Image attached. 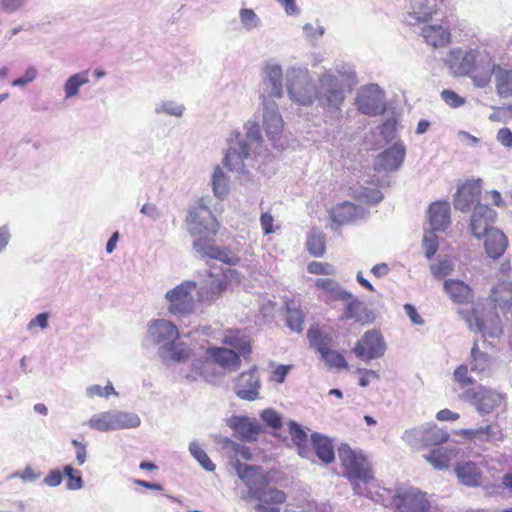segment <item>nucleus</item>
<instances>
[{"label":"nucleus","instance_id":"obj_1","mask_svg":"<svg viewBox=\"0 0 512 512\" xmlns=\"http://www.w3.org/2000/svg\"><path fill=\"white\" fill-rule=\"evenodd\" d=\"M187 221L191 234L198 236L193 246L201 256L219 260L228 265H236L240 261V258L229 248L215 245L213 238L218 232L219 223L209 208L199 204L190 211Z\"/></svg>","mask_w":512,"mask_h":512},{"label":"nucleus","instance_id":"obj_2","mask_svg":"<svg viewBox=\"0 0 512 512\" xmlns=\"http://www.w3.org/2000/svg\"><path fill=\"white\" fill-rule=\"evenodd\" d=\"M233 467L248 489L243 499L257 501L256 512H280V505L286 501L287 495L269 487L270 478L261 467L242 464L239 459L233 462Z\"/></svg>","mask_w":512,"mask_h":512},{"label":"nucleus","instance_id":"obj_3","mask_svg":"<svg viewBox=\"0 0 512 512\" xmlns=\"http://www.w3.org/2000/svg\"><path fill=\"white\" fill-rule=\"evenodd\" d=\"M338 456L344 476L356 487L357 482H363L372 488H379L375 485L372 466L361 450H354L348 444H341Z\"/></svg>","mask_w":512,"mask_h":512},{"label":"nucleus","instance_id":"obj_4","mask_svg":"<svg viewBox=\"0 0 512 512\" xmlns=\"http://www.w3.org/2000/svg\"><path fill=\"white\" fill-rule=\"evenodd\" d=\"M233 281H239V274L235 269L226 268L219 273L209 272L197 291V301L205 304L214 303L222 297Z\"/></svg>","mask_w":512,"mask_h":512},{"label":"nucleus","instance_id":"obj_5","mask_svg":"<svg viewBox=\"0 0 512 512\" xmlns=\"http://www.w3.org/2000/svg\"><path fill=\"white\" fill-rule=\"evenodd\" d=\"M90 428L98 431L135 428L140 425V418L134 413L106 411L93 415L89 422Z\"/></svg>","mask_w":512,"mask_h":512},{"label":"nucleus","instance_id":"obj_6","mask_svg":"<svg viewBox=\"0 0 512 512\" xmlns=\"http://www.w3.org/2000/svg\"><path fill=\"white\" fill-rule=\"evenodd\" d=\"M197 284L194 281H185L166 293L169 302L168 310L173 315H184L192 313L198 302L194 299L193 292Z\"/></svg>","mask_w":512,"mask_h":512},{"label":"nucleus","instance_id":"obj_7","mask_svg":"<svg viewBox=\"0 0 512 512\" xmlns=\"http://www.w3.org/2000/svg\"><path fill=\"white\" fill-rule=\"evenodd\" d=\"M287 89L290 98L301 105H310L317 97L316 88L310 82L306 71L289 72Z\"/></svg>","mask_w":512,"mask_h":512},{"label":"nucleus","instance_id":"obj_8","mask_svg":"<svg viewBox=\"0 0 512 512\" xmlns=\"http://www.w3.org/2000/svg\"><path fill=\"white\" fill-rule=\"evenodd\" d=\"M392 504L398 512H429L430 500L417 488L399 491L392 496Z\"/></svg>","mask_w":512,"mask_h":512},{"label":"nucleus","instance_id":"obj_9","mask_svg":"<svg viewBox=\"0 0 512 512\" xmlns=\"http://www.w3.org/2000/svg\"><path fill=\"white\" fill-rule=\"evenodd\" d=\"M337 299L348 301L344 311L340 317V321L353 320L360 325H369L374 319V313L365 305L364 302L354 298L348 291H340L337 293Z\"/></svg>","mask_w":512,"mask_h":512},{"label":"nucleus","instance_id":"obj_10","mask_svg":"<svg viewBox=\"0 0 512 512\" xmlns=\"http://www.w3.org/2000/svg\"><path fill=\"white\" fill-rule=\"evenodd\" d=\"M463 395L470 400L481 415L492 413L504 401L502 394L484 386H480L477 391L466 390Z\"/></svg>","mask_w":512,"mask_h":512},{"label":"nucleus","instance_id":"obj_11","mask_svg":"<svg viewBox=\"0 0 512 512\" xmlns=\"http://www.w3.org/2000/svg\"><path fill=\"white\" fill-rule=\"evenodd\" d=\"M385 350L383 336L375 329L365 332L353 349L356 356L364 360L379 358L384 355Z\"/></svg>","mask_w":512,"mask_h":512},{"label":"nucleus","instance_id":"obj_12","mask_svg":"<svg viewBox=\"0 0 512 512\" xmlns=\"http://www.w3.org/2000/svg\"><path fill=\"white\" fill-rule=\"evenodd\" d=\"M497 217L496 211L488 205L477 204L472 212L470 221L471 233L478 239L494 229L492 227Z\"/></svg>","mask_w":512,"mask_h":512},{"label":"nucleus","instance_id":"obj_13","mask_svg":"<svg viewBox=\"0 0 512 512\" xmlns=\"http://www.w3.org/2000/svg\"><path fill=\"white\" fill-rule=\"evenodd\" d=\"M483 56L476 49H470L464 54L460 48L453 49L449 53L450 67L459 75L469 76Z\"/></svg>","mask_w":512,"mask_h":512},{"label":"nucleus","instance_id":"obj_14","mask_svg":"<svg viewBox=\"0 0 512 512\" xmlns=\"http://www.w3.org/2000/svg\"><path fill=\"white\" fill-rule=\"evenodd\" d=\"M420 34L424 41L433 48L446 47L452 41V34L446 16L441 18L439 24L424 25Z\"/></svg>","mask_w":512,"mask_h":512},{"label":"nucleus","instance_id":"obj_15","mask_svg":"<svg viewBox=\"0 0 512 512\" xmlns=\"http://www.w3.org/2000/svg\"><path fill=\"white\" fill-rule=\"evenodd\" d=\"M356 103L359 111L369 116L381 115L386 109L381 91L373 86L362 89Z\"/></svg>","mask_w":512,"mask_h":512},{"label":"nucleus","instance_id":"obj_16","mask_svg":"<svg viewBox=\"0 0 512 512\" xmlns=\"http://www.w3.org/2000/svg\"><path fill=\"white\" fill-rule=\"evenodd\" d=\"M319 100L327 106L339 108L344 100V91L338 80L331 75H323L320 79Z\"/></svg>","mask_w":512,"mask_h":512},{"label":"nucleus","instance_id":"obj_17","mask_svg":"<svg viewBox=\"0 0 512 512\" xmlns=\"http://www.w3.org/2000/svg\"><path fill=\"white\" fill-rule=\"evenodd\" d=\"M481 179L467 180L457 190L454 207L462 212L468 211L481 196Z\"/></svg>","mask_w":512,"mask_h":512},{"label":"nucleus","instance_id":"obj_18","mask_svg":"<svg viewBox=\"0 0 512 512\" xmlns=\"http://www.w3.org/2000/svg\"><path fill=\"white\" fill-rule=\"evenodd\" d=\"M445 293L457 305H473L475 294L470 285L459 279H447L443 283Z\"/></svg>","mask_w":512,"mask_h":512},{"label":"nucleus","instance_id":"obj_19","mask_svg":"<svg viewBox=\"0 0 512 512\" xmlns=\"http://www.w3.org/2000/svg\"><path fill=\"white\" fill-rule=\"evenodd\" d=\"M405 158V147L402 144L395 143L375 160V169L378 171H394L403 163Z\"/></svg>","mask_w":512,"mask_h":512},{"label":"nucleus","instance_id":"obj_20","mask_svg":"<svg viewBox=\"0 0 512 512\" xmlns=\"http://www.w3.org/2000/svg\"><path fill=\"white\" fill-rule=\"evenodd\" d=\"M148 334L152 340L158 344L166 345L179 338L177 326L167 320L157 319L151 322L148 328Z\"/></svg>","mask_w":512,"mask_h":512},{"label":"nucleus","instance_id":"obj_21","mask_svg":"<svg viewBox=\"0 0 512 512\" xmlns=\"http://www.w3.org/2000/svg\"><path fill=\"white\" fill-rule=\"evenodd\" d=\"M260 387L259 378L256 373V368L242 372L235 385L236 394L245 400H254L258 396Z\"/></svg>","mask_w":512,"mask_h":512},{"label":"nucleus","instance_id":"obj_22","mask_svg":"<svg viewBox=\"0 0 512 512\" xmlns=\"http://www.w3.org/2000/svg\"><path fill=\"white\" fill-rule=\"evenodd\" d=\"M498 67L500 66L496 65L489 55H484L468 77L476 87L484 88L490 83L492 75H496Z\"/></svg>","mask_w":512,"mask_h":512},{"label":"nucleus","instance_id":"obj_23","mask_svg":"<svg viewBox=\"0 0 512 512\" xmlns=\"http://www.w3.org/2000/svg\"><path fill=\"white\" fill-rule=\"evenodd\" d=\"M433 231H444L450 225V206L445 201L432 203L428 210Z\"/></svg>","mask_w":512,"mask_h":512},{"label":"nucleus","instance_id":"obj_24","mask_svg":"<svg viewBox=\"0 0 512 512\" xmlns=\"http://www.w3.org/2000/svg\"><path fill=\"white\" fill-rule=\"evenodd\" d=\"M484 247L487 255L493 259L500 258L508 247L506 235L499 229L494 228L485 234Z\"/></svg>","mask_w":512,"mask_h":512},{"label":"nucleus","instance_id":"obj_25","mask_svg":"<svg viewBox=\"0 0 512 512\" xmlns=\"http://www.w3.org/2000/svg\"><path fill=\"white\" fill-rule=\"evenodd\" d=\"M263 126L267 136L274 140L282 133L283 120L275 105L265 104L263 114Z\"/></svg>","mask_w":512,"mask_h":512},{"label":"nucleus","instance_id":"obj_26","mask_svg":"<svg viewBox=\"0 0 512 512\" xmlns=\"http://www.w3.org/2000/svg\"><path fill=\"white\" fill-rule=\"evenodd\" d=\"M311 443L318 459L325 465L335 460V451L332 441L319 433L311 435Z\"/></svg>","mask_w":512,"mask_h":512},{"label":"nucleus","instance_id":"obj_27","mask_svg":"<svg viewBox=\"0 0 512 512\" xmlns=\"http://www.w3.org/2000/svg\"><path fill=\"white\" fill-rule=\"evenodd\" d=\"M207 354L223 368L237 370L241 365L239 355L231 349L213 347L207 350Z\"/></svg>","mask_w":512,"mask_h":512},{"label":"nucleus","instance_id":"obj_28","mask_svg":"<svg viewBox=\"0 0 512 512\" xmlns=\"http://www.w3.org/2000/svg\"><path fill=\"white\" fill-rule=\"evenodd\" d=\"M232 428L241 439L248 442L256 441L261 433L260 424L247 417L236 418L233 421Z\"/></svg>","mask_w":512,"mask_h":512},{"label":"nucleus","instance_id":"obj_29","mask_svg":"<svg viewBox=\"0 0 512 512\" xmlns=\"http://www.w3.org/2000/svg\"><path fill=\"white\" fill-rule=\"evenodd\" d=\"M238 148L230 146L224 157V165L231 171L241 170L244 167V159L249 155V149L245 142H237Z\"/></svg>","mask_w":512,"mask_h":512},{"label":"nucleus","instance_id":"obj_30","mask_svg":"<svg viewBox=\"0 0 512 512\" xmlns=\"http://www.w3.org/2000/svg\"><path fill=\"white\" fill-rule=\"evenodd\" d=\"M419 436L424 447L441 445L449 439L448 433L436 424H428L419 431Z\"/></svg>","mask_w":512,"mask_h":512},{"label":"nucleus","instance_id":"obj_31","mask_svg":"<svg viewBox=\"0 0 512 512\" xmlns=\"http://www.w3.org/2000/svg\"><path fill=\"white\" fill-rule=\"evenodd\" d=\"M456 473L459 481L468 486H478L481 482V472L474 462L468 461L457 465Z\"/></svg>","mask_w":512,"mask_h":512},{"label":"nucleus","instance_id":"obj_32","mask_svg":"<svg viewBox=\"0 0 512 512\" xmlns=\"http://www.w3.org/2000/svg\"><path fill=\"white\" fill-rule=\"evenodd\" d=\"M288 428L291 440L296 445L299 455L304 458H309L311 449L308 443L307 433L294 421L288 424Z\"/></svg>","mask_w":512,"mask_h":512},{"label":"nucleus","instance_id":"obj_33","mask_svg":"<svg viewBox=\"0 0 512 512\" xmlns=\"http://www.w3.org/2000/svg\"><path fill=\"white\" fill-rule=\"evenodd\" d=\"M224 343L236 349L244 357L250 355L252 351L249 337L238 330L229 331L224 338Z\"/></svg>","mask_w":512,"mask_h":512},{"label":"nucleus","instance_id":"obj_34","mask_svg":"<svg viewBox=\"0 0 512 512\" xmlns=\"http://www.w3.org/2000/svg\"><path fill=\"white\" fill-rule=\"evenodd\" d=\"M458 315L467 323L471 331L485 335L486 327L476 307L472 306L471 309H459Z\"/></svg>","mask_w":512,"mask_h":512},{"label":"nucleus","instance_id":"obj_35","mask_svg":"<svg viewBox=\"0 0 512 512\" xmlns=\"http://www.w3.org/2000/svg\"><path fill=\"white\" fill-rule=\"evenodd\" d=\"M355 211V205L351 202L345 201L338 204L330 211V218L334 223L344 225L353 220Z\"/></svg>","mask_w":512,"mask_h":512},{"label":"nucleus","instance_id":"obj_36","mask_svg":"<svg viewBox=\"0 0 512 512\" xmlns=\"http://www.w3.org/2000/svg\"><path fill=\"white\" fill-rule=\"evenodd\" d=\"M496 90L500 97L507 98L512 96V70L498 67L496 70Z\"/></svg>","mask_w":512,"mask_h":512},{"label":"nucleus","instance_id":"obj_37","mask_svg":"<svg viewBox=\"0 0 512 512\" xmlns=\"http://www.w3.org/2000/svg\"><path fill=\"white\" fill-rule=\"evenodd\" d=\"M307 337L310 344L320 353V356L330 348L331 337L323 334L318 326H311L307 332Z\"/></svg>","mask_w":512,"mask_h":512},{"label":"nucleus","instance_id":"obj_38","mask_svg":"<svg viewBox=\"0 0 512 512\" xmlns=\"http://www.w3.org/2000/svg\"><path fill=\"white\" fill-rule=\"evenodd\" d=\"M171 341L162 347L165 357L173 361H185L189 358L191 351L189 347L182 342Z\"/></svg>","mask_w":512,"mask_h":512},{"label":"nucleus","instance_id":"obj_39","mask_svg":"<svg viewBox=\"0 0 512 512\" xmlns=\"http://www.w3.org/2000/svg\"><path fill=\"white\" fill-rule=\"evenodd\" d=\"M490 298L495 303L511 304L512 301V280H503L497 283L491 290Z\"/></svg>","mask_w":512,"mask_h":512},{"label":"nucleus","instance_id":"obj_40","mask_svg":"<svg viewBox=\"0 0 512 512\" xmlns=\"http://www.w3.org/2000/svg\"><path fill=\"white\" fill-rule=\"evenodd\" d=\"M267 78L271 84V93L270 95L275 98H281L283 94L282 90V80L283 73L282 69L277 66H267L266 69Z\"/></svg>","mask_w":512,"mask_h":512},{"label":"nucleus","instance_id":"obj_41","mask_svg":"<svg viewBox=\"0 0 512 512\" xmlns=\"http://www.w3.org/2000/svg\"><path fill=\"white\" fill-rule=\"evenodd\" d=\"M471 370L474 372H484L490 366V357L487 353L479 349L477 342L474 343L470 355Z\"/></svg>","mask_w":512,"mask_h":512},{"label":"nucleus","instance_id":"obj_42","mask_svg":"<svg viewBox=\"0 0 512 512\" xmlns=\"http://www.w3.org/2000/svg\"><path fill=\"white\" fill-rule=\"evenodd\" d=\"M88 82V71H82L80 73L70 76L64 85L66 98L76 96L79 92L80 87Z\"/></svg>","mask_w":512,"mask_h":512},{"label":"nucleus","instance_id":"obj_43","mask_svg":"<svg viewBox=\"0 0 512 512\" xmlns=\"http://www.w3.org/2000/svg\"><path fill=\"white\" fill-rule=\"evenodd\" d=\"M307 249L315 257L323 256L326 251L324 235L315 229L312 230L307 239Z\"/></svg>","mask_w":512,"mask_h":512},{"label":"nucleus","instance_id":"obj_44","mask_svg":"<svg viewBox=\"0 0 512 512\" xmlns=\"http://www.w3.org/2000/svg\"><path fill=\"white\" fill-rule=\"evenodd\" d=\"M321 359L325 361L329 368H348V363L344 356L340 352L332 350L331 348L325 351V353L321 356Z\"/></svg>","mask_w":512,"mask_h":512},{"label":"nucleus","instance_id":"obj_45","mask_svg":"<svg viewBox=\"0 0 512 512\" xmlns=\"http://www.w3.org/2000/svg\"><path fill=\"white\" fill-rule=\"evenodd\" d=\"M213 191L218 197L225 196L228 192V179L220 167H216L212 177Z\"/></svg>","mask_w":512,"mask_h":512},{"label":"nucleus","instance_id":"obj_46","mask_svg":"<svg viewBox=\"0 0 512 512\" xmlns=\"http://www.w3.org/2000/svg\"><path fill=\"white\" fill-rule=\"evenodd\" d=\"M284 512H330V509L315 501H305L295 506H288Z\"/></svg>","mask_w":512,"mask_h":512},{"label":"nucleus","instance_id":"obj_47","mask_svg":"<svg viewBox=\"0 0 512 512\" xmlns=\"http://www.w3.org/2000/svg\"><path fill=\"white\" fill-rule=\"evenodd\" d=\"M432 275L437 279L447 277L454 270V265L448 259H441L430 267Z\"/></svg>","mask_w":512,"mask_h":512},{"label":"nucleus","instance_id":"obj_48","mask_svg":"<svg viewBox=\"0 0 512 512\" xmlns=\"http://www.w3.org/2000/svg\"><path fill=\"white\" fill-rule=\"evenodd\" d=\"M425 459L436 469L442 470L448 468L449 457L446 453L440 450H432Z\"/></svg>","mask_w":512,"mask_h":512},{"label":"nucleus","instance_id":"obj_49","mask_svg":"<svg viewBox=\"0 0 512 512\" xmlns=\"http://www.w3.org/2000/svg\"><path fill=\"white\" fill-rule=\"evenodd\" d=\"M304 314L298 309H288L286 313L287 325L294 331L300 332L303 329Z\"/></svg>","mask_w":512,"mask_h":512},{"label":"nucleus","instance_id":"obj_50","mask_svg":"<svg viewBox=\"0 0 512 512\" xmlns=\"http://www.w3.org/2000/svg\"><path fill=\"white\" fill-rule=\"evenodd\" d=\"M454 379L462 389L473 386L475 383V380L469 376L468 367L465 364L459 365L454 370Z\"/></svg>","mask_w":512,"mask_h":512},{"label":"nucleus","instance_id":"obj_51","mask_svg":"<svg viewBox=\"0 0 512 512\" xmlns=\"http://www.w3.org/2000/svg\"><path fill=\"white\" fill-rule=\"evenodd\" d=\"M64 474L67 477L66 487L69 490H78L82 488L83 481L81 477V473L78 470H75L71 466H66L64 468Z\"/></svg>","mask_w":512,"mask_h":512},{"label":"nucleus","instance_id":"obj_52","mask_svg":"<svg viewBox=\"0 0 512 512\" xmlns=\"http://www.w3.org/2000/svg\"><path fill=\"white\" fill-rule=\"evenodd\" d=\"M481 441H502L504 438L502 429L497 425L489 424L485 427H480Z\"/></svg>","mask_w":512,"mask_h":512},{"label":"nucleus","instance_id":"obj_53","mask_svg":"<svg viewBox=\"0 0 512 512\" xmlns=\"http://www.w3.org/2000/svg\"><path fill=\"white\" fill-rule=\"evenodd\" d=\"M436 231H431L426 234L423 238V249L425 252V256L428 259H431L436 252L438 251L439 241L438 237L435 234Z\"/></svg>","mask_w":512,"mask_h":512},{"label":"nucleus","instance_id":"obj_54","mask_svg":"<svg viewBox=\"0 0 512 512\" xmlns=\"http://www.w3.org/2000/svg\"><path fill=\"white\" fill-rule=\"evenodd\" d=\"M307 271L314 275H333L335 268L328 262L312 261L307 265Z\"/></svg>","mask_w":512,"mask_h":512},{"label":"nucleus","instance_id":"obj_55","mask_svg":"<svg viewBox=\"0 0 512 512\" xmlns=\"http://www.w3.org/2000/svg\"><path fill=\"white\" fill-rule=\"evenodd\" d=\"M239 17L242 25L247 30L256 28L260 23L258 16L252 9L242 8L239 12Z\"/></svg>","mask_w":512,"mask_h":512},{"label":"nucleus","instance_id":"obj_56","mask_svg":"<svg viewBox=\"0 0 512 512\" xmlns=\"http://www.w3.org/2000/svg\"><path fill=\"white\" fill-rule=\"evenodd\" d=\"M190 451L204 469L207 471L215 470V464L210 460L209 456L200 446L192 445L190 446Z\"/></svg>","mask_w":512,"mask_h":512},{"label":"nucleus","instance_id":"obj_57","mask_svg":"<svg viewBox=\"0 0 512 512\" xmlns=\"http://www.w3.org/2000/svg\"><path fill=\"white\" fill-rule=\"evenodd\" d=\"M315 286L320 290L331 293L335 299H337V293L343 291L339 288L338 282L331 278H319L315 281Z\"/></svg>","mask_w":512,"mask_h":512},{"label":"nucleus","instance_id":"obj_58","mask_svg":"<svg viewBox=\"0 0 512 512\" xmlns=\"http://www.w3.org/2000/svg\"><path fill=\"white\" fill-rule=\"evenodd\" d=\"M441 98L448 106L452 108L461 107L466 102L465 98L459 96L456 92L449 89L443 90L441 92Z\"/></svg>","mask_w":512,"mask_h":512},{"label":"nucleus","instance_id":"obj_59","mask_svg":"<svg viewBox=\"0 0 512 512\" xmlns=\"http://www.w3.org/2000/svg\"><path fill=\"white\" fill-rule=\"evenodd\" d=\"M260 416L261 419L273 429H279L282 426L281 416L272 409L264 410Z\"/></svg>","mask_w":512,"mask_h":512},{"label":"nucleus","instance_id":"obj_60","mask_svg":"<svg viewBox=\"0 0 512 512\" xmlns=\"http://www.w3.org/2000/svg\"><path fill=\"white\" fill-rule=\"evenodd\" d=\"M63 474L60 470H51L44 478V483L50 487L58 486L62 481Z\"/></svg>","mask_w":512,"mask_h":512},{"label":"nucleus","instance_id":"obj_61","mask_svg":"<svg viewBox=\"0 0 512 512\" xmlns=\"http://www.w3.org/2000/svg\"><path fill=\"white\" fill-rule=\"evenodd\" d=\"M396 132V121L394 119L387 120L381 127V135L386 139L394 138Z\"/></svg>","mask_w":512,"mask_h":512},{"label":"nucleus","instance_id":"obj_62","mask_svg":"<svg viewBox=\"0 0 512 512\" xmlns=\"http://www.w3.org/2000/svg\"><path fill=\"white\" fill-rule=\"evenodd\" d=\"M273 216L268 213V212H265V213H262L261 217H260V222H261V227L264 231V234H271L274 232V229H273Z\"/></svg>","mask_w":512,"mask_h":512},{"label":"nucleus","instance_id":"obj_63","mask_svg":"<svg viewBox=\"0 0 512 512\" xmlns=\"http://www.w3.org/2000/svg\"><path fill=\"white\" fill-rule=\"evenodd\" d=\"M37 71L34 68L26 70L25 74L12 82L13 86H23L33 81L36 77Z\"/></svg>","mask_w":512,"mask_h":512},{"label":"nucleus","instance_id":"obj_64","mask_svg":"<svg viewBox=\"0 0 512 512\" xmlns=\"http://www.w3.org/2000/svg\"><path fill=\"white\" fill-rule=\"evenodd\" d=\"M497 140L505 147H511L512 131L509 128H501L497 133Z\"/></svg>","mask_w":512,"mask_h":512}]
</instances>
